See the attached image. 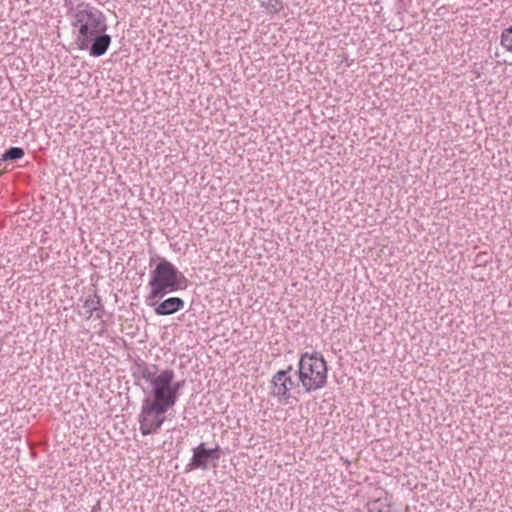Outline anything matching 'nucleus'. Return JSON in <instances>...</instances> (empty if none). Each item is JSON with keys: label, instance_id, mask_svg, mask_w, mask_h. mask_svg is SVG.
<instances>
[{"label": "nucleus", "instance_id": "obj_17", "mask_svg": "<svg viewBox=\"0 0 512 512\" xmlns=\"http://www.w3.org/2000/svg\"><path fill=\"white\" fill-rule=\"evenodd\" d=\"M219 450H220L219 446H216L213 449H207L205 447L206 455L209 457V459H213V460H218L220 458Z\"/></svg>", "mask_w": 512, "mask_h": 512}, {"label": "nucleus", "instance_id": "obj_14", "mask_svg": "<svg viewBox=\"0 0 512 512\" xmlns=\"http://www.w3.org/2000/svg\"><path fill=\"white\" fill-rule=\"evenodd\" d=\"M156 369L155 366H153V369L149 366L145 365L140 369L141 378L147 381L150 385L154 383L155 380H157V373L154 371Z\"/></svg>", "mask_w": 512, "mask_h": 512}, {"label": "nucleus", "instance_id": "obj_1", "mask_svg": "<svg viewBox=\"0 0 512 512\" xmlns=\"http://www.w3.org/2000/svg\"><path fill=\"white\" fill-rule=\"evenodd\" d=\"M148 285L150 293L146 296V304L155 306L166 294L186 288L187 280L171 262L162 259L151 272Z\"/></svg>", "mask_w": 512, "mask_h": 512}, {"label": "nucleus", "instance_id": "obj_7", "mask_svg": "<svg viewBox=\"0 0 512 512\" xmlns=\"http://www.w3.org/2000/svg\"><path fill=\"white\" fill-rule=\"evenodd\" d=\"M104 312V306L98 295H89L81 305L79 309V315L89 319L93 313L96 314V318L101 319Z\"/></svg>", "mask_w": 512, "mask_h": 512}, {"label": "nucleus", "instance_id": "obj_9", "mask_svg": "<svg viewBox=\"0 0 512 512\" xmlns=\"http://www.w3.org/2000/svg\"><path fill=\"white\" fill-rule=\"evenodd\" d=\"M184 306L185 302L182 298L170 297L159 303L154 311L159 316H168L182 310Z\"/></svg>", "mask_w": 512, "mask_h": 512}, {"label": "nucleus", "instance_id": "obj_8", "mask_svg": "<svg viewBox=\"0 0 512 512\" xmlns=\"http://www.w3.org/2000/svg\"><path fill=\"white\" fill-rule=\"evenodd\" d=\"M111 43V36L105 32L97 33L92 36L89 44V52L93 57H100L106 53Z\"/></svg>", "mask_w": 512, "mask_h": 512}, {"label": "nucleus", "instance_id": "obj_15", "mask_svg": "<svg viewBox=\"0 0 512 512\" xmlns=\"http://www.w3.org/2000/svg\"><path fill=\"white\" fill-rule=\"evenodd\" d=\"M369 512H392L389 505L375 501L369 508Z\"/></svg>", "mask_w": 512, "mask_h": 512}, {"label": "nucleus", "instance_id": "obj_5", "mask_svg": "<svg viewBox=\"0 0 512 512\" xmlns=\"http://www.w3.org/2000/svg\"><path fill=\"white\" fill-rule=\"evenodd\" d=\"M168 410L151 403L150 398L143 400L141 413L139 415L140 431L142 435H150L156 433L165 421L164 414Z\"/></svg>", "mask_w": 512, "mask_h": 512}, {"label": "nucleus", "instance_id": "obj_4", "mask_svg": "<svg viewBox=\"0 0 512 512\" xmlns=\"http://www.w3.org/2000/svg\"><path fill=\"white\" fill-rule=\"evenodd\" d=\"M175 373L171 369H164L157 375V380L151 385V403L156 407H163L169 410L174 406V393L171 392V382Z\"/></svg>", "mask_w": 512, "mask_h": 512}, {"label": "nucleus", "instance_id": "obj_6", "mask_svg": "<svg viewBox=\"0 0 512 512\" xmlns=\"http://www.w3.org/2000/svg\"><path fill=\"white\" fill-rule=\"evenodd\" d=\"M293 367L289 365L286 369L276 372L271 380V394L280 399L288 401L291 398L290 391L299 387V380L292 379Z\"/></svg>", "mask_w": 512, "mask_h": 512}, {"label": "nucleus", "instance_id": "obj_2", "mask_svg": "<svg viewBox=\"0 0 512 512\" xmlns=\"http://www.w3.org/2000/svg\"><path fill=\"white\" fill-rule=\"evenodd\" d=\"M72 25L78 29L77 44L79 49L86 50L91 43L92 36L106 32L105 16L96 8L81 3L71 9Z\"/></svg>", "mask_w": 512, "mask_h": 512}, {"label": "nucleus", "instance_id": "obj_12", "mask_svg": "<svg viewBox=\"0 0 512 512\" xmlns=\"http://www.w3.org/2000/svg\"><path fill=\"white\" fill-rule=\"evenodd\" d=\"M500 45L505 51L512 53V25L501 32Z\"/></svg>", "mask_w": 512, "mask_h": 512}, {"label": "nucleus", "instance_id": "obj_3", "mask_svg": "<svg viewBox=\"0 0 512 512\" xmlns=\"http://www.w3.org/2000/svg\"><path fill=\"white\" fill-rule=\"evenodd\" d=\"M296 373L306 393L317 391L326 385L327 364L321 353L302 354Z\"/></svg>", "mask_w": 512, "mask_h": 512}, {"label": "nucleus", "instance_id": "obj_13", "mask_svg": "<svg viewBox=\"0 0 512 512\" xmlns=\"http://www.w3.org/2000/svg\"><path fill=\"white\" fill-rule=\"evenodd\" d=\"M260 4L268 13L275 14L283 9L282 0H260Z\"/></svg>", "mask_w": 512, "mask_h": 512}, {"label": "nucleus", "instance_id": "obj_10", "mask_svg": "<svg viewBox=\"0 0 512 512\" xmlns=\"http://www.w3.org/2000/svg\"><path fill=\"white\" fill-rule=\"evenodd\" d=\"M209 457L205 453V444L201 443L198 447L193 449V456L190 463L187 465V470L201 468L206 470L208 468Z\"/></svg>", "mask_w": 512, "mask_h": 512}, {"label": "nucleus", "instance_id": "obj_11", "mask_svg": "<svg viewBox=\"0 0 512 512\" xmlns=\"http://www.w3.org/2000/svg\"><path fill=\"white\" fill-rule=\"evenodd\" d=\"M24 150L21 147H10L1 156V161H16L24 156Z\"/></svg>", "mask_w": 512, "mask_h": 512}, {"label": "nucleus", "instance_id": "obj_16", "mask_svg": "<svg viewBox=\"0 0 512 512\" xmlns=\"http://www.w3.org/2000/svg\"><path fill=\"white\" fill-rule=\"evenodd\" d=\"M183 386H184V381L174 382V380H172V382H171L170 388H171V392L174 393V405L176 404V402L178 400L179 391Z\"/></svg>", "mask_w": 512, "mask_h": 512}]
</instances>
